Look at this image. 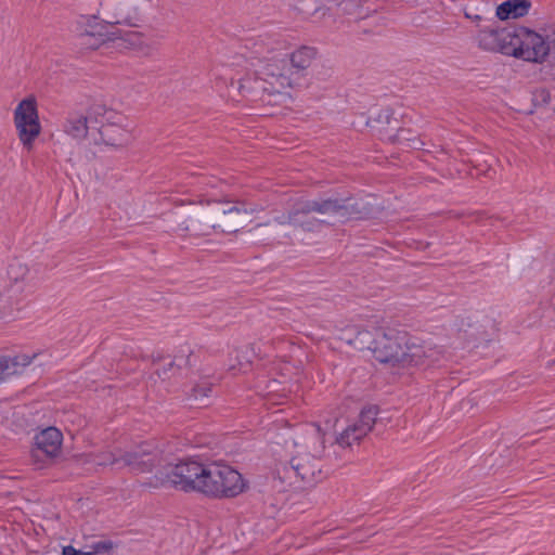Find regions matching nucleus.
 Instances as JSON below:
<instances>
[{"mask_svg": "<svg viewBox=\"0 0 555 555\" xmlns=\"http://www.w3.org/2000/svg\"><path fill=\"white\" fill-rule=\"evenodd\" d=\"M289 469L302 483L311 487L324 478L322 459L325 454V433L318 424L307 425L294 439Z\"/></svg>", "mask_w": 555, "mask_h": 555, "instance_id": "1", "label": "nucleus"}, {"mask_svg": "<svg viewBox=\"0 0 555 555\" xmlns=\"http://www.w3.org/2000/svg\"><path fill=\"white\" fill-rule=\"evenodd\" d=\"M255 82H260L266 96H289L300 86L297 75L288 66V54L270 52L255 65Z\"/></svg>", "mask_w": 555, "mask_h": 555, "instance_id": "2", "label": "nucleus"}, {"mask_svg": "<svg viewBox=\"0 0 555 555\" xmlns=\"http://www.w3.org/2000/svg\"><path fill=\"white\" fill-rule=\"evenodd\" d=\"M90 114L101 124L99 133L105 145L124 149L134 140L132 124L122 114L101 105L93 106Z\"/></svg>", "mask_w": 555, "mask_h": 555, "instance_id": "3", "label": "nucleus"}, {"mask_svg": "<svg viewBox=\"0 0 555 555\" xmlns=\"http://www.w3.org/2000/svg\"><path fill=\"white\" fill-rule=\"evenodd\" d=\"M176 231L183 236L202 237L216 233V201L191 203L179 216Z\"/></svg>", "mask_w": 555, "mask_h": 555, "instance_id": "4", "label": "nucleus"}, {"mask_svg": "<svg viewBox=\"0 0 555 555\" xmlns=\"http://www.w3.org/2000/svg\"><path fill=\"white\" fill-rule=\"evenodd\" d=\"M246 483L242 475L225 464H207L204 495L215 499L234 498L244 492Z\"/></svg>", "mask_w": 555, "mask_h": 555, "instance_id": "5", "label": "nucleus"}, {"mask_svg": "<svg viewBox=\"0 0 555 555\" xmlns=\"http://www.w3.org/2000/svg\"><path fill=\"white\" fill-rule=\"evenodd\" d=\"M207 464L193 460H184L168 466L160 482L184 492L204 494Z\"/></svg>", "mask_w": 555, "mask_h": 555, "instance_id": "6", "label": "nucleus"}, {"mask_svg": "<svg viewBox=\"0 0 555 555\" xmlns=\"http://www.w3.org/2000/svg\"><path fill=\"white\" fill-rule=\"evenodd\" d=\"M301 211L324 216H337L341 219H363L372 214V207L363 201L353 198H326L302 201Z\"/></svg>", "mask_w": 555, "mask_h": 555, "instance_id": "7", "label": "nucleus"}, {"mask_svg": "<svg viewBox=\"0 0 555 555\" xmlns=\"http://www.w3.org/2000/svg\"><path fill=\"white\" fill-rule=\"evenodd\" d=\"M14 127L23 147L30 152L41 133L38 103L34 95L23 99L13 113Z\"/></svg>", "mask_w": 555, "mask_h": 555, "instance_id": "8", "label": "nucleus"}, {"mask_svg": "<svg viewBox=\"0 0 555 555\" xmlns=\"http://www.w3.org/2000/svg\"><path fill=\"white\" fill-rule=\"evenodd\" d=\"M108 25L107 20H100L98 15H80L73 24V31L82 48L98 50L116 40V33L108 31Z\"/></svg>", "mask_w": 555, "mask_h": 555, "instance_id": "9", "label": "nucleus"}, {"mask_svg": "<svg viewBox=\"0 0 555 555\" xmlns=\"http://www.w3.org/2000/svg\"><path fill=\"white\" fill-rule=\"evenodd\" d=\"M408 333L395 328H376L372 352L377 361L401 367Z\"/></svg>", "mask_w": 555, "mask_h": 555, "instance_id": "10", "label": "nucleus"}, {"mask_svg": "<svg viewBox=\"0 0 555 555\" xmlns=\"http://www.w3.org/2000/svg\"><path fill=\"white\" fill-rule=\"evenodd\" d=\"M554 41H550L540 34L520 28L514 33L511 55L524 61L542 63L552 50Z\"/></svg>", "mask_w": 555, "mask_h": 555, "instance_id": "11", "label": "nucleus"}, {"mask_svg": "<svg viewBox=\"0 0 555 555\" xmlns=\"http://www.w3.org/2000/svg\"><path fill=\"white\" fill-rule=\"evenodd\" d=\"M154 0H116L106 3L104 11L111 25L139 27Z\"/></svg>", "mask_w": 555, "mask_h": 555, "instance_id": "12", "label": "nucleus"}, {"mask_svg": "<svg viewBox=\"0 0 555 555\" xmlns=\"http://www.w3.org/2000/svg\"><path fill=\"white\" fill-rule=\"evenodd\" d=\"M260 209L240 206H229L216 201V232L233 233L251 222L255 212Z\"/></svg>", "mask_w": 555, "mask_h": 555, "instance_id": "13", "label": "nucleus"}, {"mask_svg": "<svg viewBox=\"0 0 555 555\" xmlns=\"http://www.w3.org/2000/svg\"><path fill=\"white\" fill-rule=\"evenodd\" d=\"M404 356L401 367L430 366L438 362L443 354L440 347L412 337L408 333V344L404 345Z\"/></svg>", "mask_w": 555, "mask_h": 555, "instance_id": "14", "label": "nucleus"}, {"mask_svg": "<svg viewBox=\"0 0 555 555\" xmlns=\"http://www.w3.org/2000/svg\"><path fill=\"white\" fill-rule=\"evenodd\" d=\"M378 414L377 406L370 405L364 408L358 417L353 420L337 437L335 442L340 448H351L359 444L360 441L373 429Z\"/></svg>", "mask_w": 555, "mask_h": 555, "instance_id": "15", "label": "nucleus"}, {"mask_svg": "<svg viewBox=\"0 0 555 555\" xmlns=\"http://www.w3.org/2000/svg\"><path fill=\"white\" fill-rule=\"evenodd\" d=\"M158 462V451L149 442H142L130 449H120L121 468L128 467L137 473H145L152 470Z\"/></svg>", "mask_w": 555, "mask_h": 555, "instance_id": "16", "label": "nucleus"}, {"mask_svg": "<svg viewBox=\"0 0 555 555\" xmlns=\"http://www.w3.org/2000/svg\"><path fill=\"white\" fill-rule=\"evenodd\" d=\"M242 67V70H234L224 67L223 77L229 79L230 87H236L238 94L248 100H263L266 94H262V87L260 82H255V69L248 70L241 62L236 63Z\"/></svg>", "mask_w": 555, "mask_h": 555, "instance_id": "17", "label": "nucleus"}, {"mask_svg": "<svg viewBox=\"0 0 555 555\" xmlns=\"http://www.w3.org/2000/svg\"><path fill=\"white\" fill-rule=\"evenodd\" d=\"M63 435L56 427H48L34 438L31 457L39 463L53 460L61 453Z\"/></svg>", "mask_w": 555, "mask_h": 555, "instance_id": "18", "label": "nucleus"}, {"mask_svg": "<svg viewBox=\"0 0 555 555\" xmlns=\"http://www.w3.org/2000/svg\"><path fill=\"white\" fill-rule=\"evenodd\" d=\"M515 30L486 27L478 34L479 46L489 51L511 55Z\"/></svg>", "mask_w": 555, "mask_h": 555, "instance_id": "19", "label": "nucleus"}, {"mask_svg": "<svg viewBox=\"0 0 555 555\" xmlns=\"http://www.w3.org/2000/svg\"><path fill=\"white\" fill-rule=\"evenodd\" d=\"M28 289H24L18 285L7 284L0 291V319L10 317L22 310L25 306Z\"/></svg>", "mask_w": 555, "mask_h": 555, "instance_id": "20", "label": "nucleus"}, {"mask_svg": "<svg viewBox=\"0 0 555 555\" xmlns=\"http://www.w3.org/2000/svg\"><path fill=\"white\" fill-rule=\"evenodd\" d=\"M339 339L358 350L369 349L372 351L375 344V331L372 332L370 326L352 324L340 331Z\"/></svg>", "mask_w": 555, "mask_h": 555, "instance_id": "21", "label": "nucleus"}, {"mask_svg": "<svg viewBox=\"0 0 555 555\" xmlns=\"http://www.w3.org/2000/svg\"><path fill=\"white\" fill-rule=\"evenodd\" d=\"M315 49L311 47H300L288 54V66L292 73L297 75V81L301 83L306 76V70L315 57Z\"/></svg>", "mask_w": 555, "mask_h": 555, "instance_id": "22", "label": "nucleus"}, {"mask_svg": "<svg viewBox=\"0 0 555 555\" xmlns=\"http://www.w3.org/2000/svg\"><path fill=\"white\" fill-rule=\"evenodd\" d=\"M81 461L83 464H93L95 466H112L119 469L121 468L120 448L89 453L83 455Z\"/></svg>", "mask_w": 555, "mask_h": 555, "instance_id": "23", "label": "nucleus"}, {"mask_svg": "<svg viewBox=\"0 0 555 555\" xmlns=\"http://www.w3.org/2000/svg\"><path fill=\"white\" fill-rule=\"evenodd\" d=\"M273 372L280 377L272 379L269 392L288 391L293 390L292 386H287V382L292 379V375L296 374L297 369L288 362H280L273 366Z\"/></svg>", "mask_w": 555, "mask_h": 555, "instance_id": "24", "label": "nucleus"}, {"mask_svg": "<svg viewBox=\"0 0 555 555\" xmlns=\"http://www.w3.org/2000/svg\"><path fill=\"white\" fill-rule=\"evenodd\" d=\"M63 130L76 140H82L88 134V117L83 114H70L65 119Z\"/></svg>", "mask_w": 555, "mask_h": 555, "instance_id": "25", "label": "nucleus"}, {"mask_svg": "<svg viewBox=\"0 0 555 555\" xmlns=\"http://www.w3.org/2000/svg\"><path fill=\"white\" fill-rule=\"evenodd\" d=\"M530 2L527 0H507L496 9V16L500 20L518 18L529 11Z\"/></svg>", "mask_w": 555, "mask_h": 555, "instance_id": "26", "label": "nucleus"}, {"mask_svg": "<svg viewBox=\"0 0 555 555\" xmlns=\"http://www.w3.org/2000/svg\"><path fill=\"white\" fill-rule=\"evenodd\" d=\"M8 280L10 285H18L28 289L29 268L22 261L14 260L8 267Z\"/></svg>", "mask_w": 555, "mask_h": 555, "instance_id": "27", "label": "nucleus"}, {"mask_svg": "<svg viewBox=\"0 0 555 555\" xmlns=\"http://www.w3.org/2000/svg\"><path fill=\"white\" fill-rule=\"evenodd\" d=\"M116 33V40L119 39L125 43L126 48L135 50L143 54L151 52V46L146 42L145 37L140 31H128L124 36H119V31Z\"/></svg>", "mask_w": 555, "mask_h": 555, "instance_id": "28", "label": "nucleus"}, {"mask_svg": "<svg viewBox=\"0 0 555 555\" xmlns=\"http://www.w3.org/2000/svg\"><path fill=\"white\" fill-rule=\"evenodd\" d=\"M297 217L294 219V227H298L307 232H318L327 222L322 219L310 217L312 212L301 211V204L297 203Z\"/></svg>", "mask_w": 555, "mask_h": 555, "instance_id": "29", "label": "nucleus"}, {"mask_svg": "<svg viewBox=\"0 0 555 555\" xmlns=\"http://www.w3.org/2000/svg\"><path fill=\"white\" fill-rule=\"evenodd\" d=\"M532 103L537 108L555 111V89L538 88L532 93Z\"/></svg>", "mask_w": 555, "mask_h": 555, "instance_id": "30", "label": "nucleus"}, {"mask_svg": "<svg viewBox=\"0 0 555 555\" xmlns=\"http://www.w3.org/2000/svg\"><path fill=\"white\" fill-rule=\"evenodd\" d=\"M192 354V350L188 347L185 349L180 350V354L175 356V359L164 365L162 369L157 370V375L162 378H168V372L173 370L175 367L188 366L190 365V357Z\"/></svg>", "mask_w": 555, "mask_h": 555, "instance_id": "31", "label": "nucleus"}, {"mask_svg": "<svg viewBox=\"0 0 555 555\" xmlns=\"http://www.w3.org/2000/svg\"><path fill=\"white\" fill-rule=\"evenodd\" d=\"M392 141L405 147L418 150L423 145L415 133L409 129H399L392 138Z\"/></svg>", "mask_w": 555, "mask_h": 555, "instance_id": "32", "label": "nucleus"}, {"mask_svg": "<svg viewBox=\"0 0 555 555\" xmlns=\"http://www.w3.org/2000/svg\"><path fill=\"white\" fill-rule=\"evenodd\" d=\"M211 391L212 384L207 380H203L192 387L189 396L190 399L193 400L195 403L204 404L206 400L209 398Z\"/></svg>", "mask_w": 555, "mask_h": 555, "instance_id": "33", "label": "nucleus"}, {"mask_svg": "<svg viewBox=\"0 0 555 555\" xmlns=\"http://www.w3.org/2000/svg\"><path fill=\"white\" fill-rule=\"evenodd\" d=\"M35 356L17 354L10 357V365L12 366V376L22 374L24 370L33 362Z\"/></svg>", "mask_w": 555, "mask_h": 555, "instance_id": "34", "label": "nucleus"}, {"mask_svg": "<svg viewBox=\"0 0 555 555\" xmlns=\"http://www.w3.org/2000/svg\"><path fill=\"white\" fill-rule=\"evenodd\" d=\"M12 366L10 365V357H0V382L12 376Z\"/></svg>", "mask_w": 555, "mask_h": 555, "instance_id": "35", "label": "nucleus"}, {"mask_svg": "<svg viewBox=\"0 0 555 555\" xmlns=\"http://www.w3.org/2000/svg\"><path fill=\"white\" fill-rule=\"evenodd\" d=\"M297 206L289 212L283 214L282 216H279L275 218V221L279 224H292L294 225V219L297 217Z\"/></svg>", "mask_w": 555, "mask_h": 555, "instance_id": "36", "label": "nucleus"}, {"mask_svg": "<svg viewBox=\"0 0 555 555\" xmlns=\"http://www.w3.org/2000/svg\"><path fill=\"white\" fill-rule=\"evenodd\" d=\"M113 548V542L111 541H99L92 545L94 554L105 553Z\"/></svg>", "mask_w": 555, "mask_h": 555, "instance_id": "37", "label": "nucleus"}, {"mask_svg": "<svg viewBox=\"0 0 555 555\" xmlns=\"http://www.w3.org/2000/svg\"><path fill=\"white\" fill-rule=\"evenodd\" d=\"M63 555H80V551L76 550L72 545L63 547Z\"/></svg>", "mask_w": 555, "mask_h": 555, "instance_id": "38", "label": "nucleus"}, {"mask_svg": "<svg viewBox=\"0 0 555 555\" xmlns=\"http://www.w3.org/2000/svg\"><path fill=\"white\" fill-rule=\"evenodd\" d=\"M80 555H95V554L93 553V550H92L91 552H81L80 551Z\"/></svg>", "mask_w": 555, "mask_h": 555, "instance_id": "39", "label": "nucleus"}, {"mask_svg": "<svg viewBox=\"0 0 555 555\" xmlns=\"http://www.w3.org/2000/svg\"><path fill=\"white\" fill-rule=\"evenodd\" d=\"M477 20H480L479 15H476V16L474 17V21H477Z\"/></svg>", "mask_w": 555, "mask_h": 555, "instance_id": "40", "label": "nucleus"}, {"mask_svg": "<svg viewBox=\"0 0 555 555\" xmlns=\"http://www.w3.org/2000/svg\"><path fill=\"white\" fill-rule=\"evenodd\" d=\"M477 20H480L479 15H476V16L474 17V21H477Z\"/></svg>", "mask_w": 555, "mask_h": 555, "instance_id": "41", "label": "nucleus"}]
</instances>
